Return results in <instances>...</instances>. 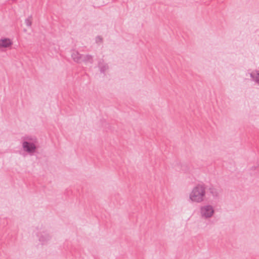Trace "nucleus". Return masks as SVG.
Here are the masks:
<instances>
[{"label":"nucleus","mask_w":259,"mask_h":259,"mask_svg":"<svg viewBox=\"0 0 259 259\" xmlns=\"http://www.w3.org/2000/svg\"><path fill=\"white\" fill-rule=\"evenodd\" d=\"M22 151L27 154L32 156L36 153L38 147V141L34 135H27L21 139Z\"/></svg>","instance_id":"nucleus-1"},{"label":"nucleus","mask_w":259,"mask_h":259,"mask_svg":"<svg viewBox=\"0 0 259 259\" xmlns=\"http://www.w3.org/2000/svg\"><path fill=\"white\" fill-rule=\"evenodd\" d=\"M206 188L203 184H197L191 189L188 195V201L192 203H201L206 199Z\"/></svg>","instance_id":"nucleus-2"},{"label":"nucleus","mask_w":259,"mask_h":259,"mask_svg":"<svg viewBox=\"0 0 259 259\" xmlns=\"http://www.w3.org/2000/svg\"><path fill=\"white\" fill-rule=\"evenodd\" d=\"M198 214L201 219L204 220H209L215 215V206L210 203L202 204L199 207Z\"/></svg>","instance_id":"nucleus-3"},{"label":"nucleus","mask_w":259,"mask_h":259,"mask_svg":"<svg viewBox=\"0 0 259 259\" xmlns=\"http://www.w3.org/2000/svg\"><path fill=\"white\" fill-rule=\"evenodd\" d=\"M38 241L41 245L48 244L51 239V234L47 232H42L37 235Z\"/></svg>","instance_id":"nucleus-4"},{"label":"nucleus","mask_w":259,"mask_h":259,"mask_svg":"<svg viewBox=\"0 0 259 259\" xmlns=\"http://www.w3.org/2000/svg\"><path fill=\"white\" fill-rule=\"evenodd\" d=\"M13 45L11 39L7 37H3L0 39V50L10 49Z\"/></svg>","instance_id":"nucleus-5"},{"label":"nucleus","mask_w":259,"mask_h":259,"mask_svg":"<svg viewBox=\"0 0 259 259\" xmlns=\"http://www.w3.org/2000/svg\"><path fill=\"white\" fill-rule=\"evenodd\" d=\"M249 75L251 80L255 84L259 85V69L250 71Z\"/></svg>","instance_id":"nucleus-6"},{"label":"nucleus","mask_w":259,"mask_h":259,"mask_svg":"<svg viewBox=\"0 0 259 259\" xmlns=\"http://www.w3.org/2000/svg\"><path fill=\"white\" fill-rule=\"evenodd\" d=\"M72 59L77 63H82V55H80L77 51L73 50L71 52Z\"/></svg>","instance_id":"nucleus-7"},{"label":"nucleus","mask_w":259,"mask_h":259,"mask_svg":"<svg viewBox=\"0 0 259 259\" xmlns=\"http://www.w3.org/2000/svg\"><path fill=\"white\" fill-rule=\"evenodd\" d=\"M98 66L100 71L102 73H105L109 68L108 64L103 61H99Z\"/></svg>","instance_id":"nucleus-8"},{"label":"nucleus","mask_w":259,"mask_h":259,"mask_svg":"<svg viewBox=\"0 0 259 259\" xmlns=\"http://www.w3.org/2000/svg\"><path fill=\"white\" fill-rule=\"evenodd\" d=\"M93 62V57L89 55H82V62H83L86 65L92 64Z\"/></svg>","instance_id":"nucleus-9"},{"label":"nucleus","mask_w":259,"mask_h":259,"mask_svg":"<svg viewBox=\"0 0 259 259\" xmlns=\"http://www.w3.org/2000/svg\"><path fill=\"white\" fill-rule=\"evenodd\" d=\"M32 18L31 17H29L25 20V24L28 27H30L32 24Z\"/></svg>","instance_id":"nucleus-10"},{"label":"nucleus","mask_w":259,"mask_h":259,"mask_svg":"<svg viewBox=\"0 0 259 259\" xmlns=\"http://www.w3.org/2000/svg\"><path fill=\"white\" fill-rule=\"evenodd\" d=\"M97 39H99L100 40H101V39H102L100 37H97Z\"/></svg>","instance_id":"nucleus-11"}]
</instances>
